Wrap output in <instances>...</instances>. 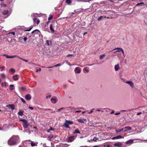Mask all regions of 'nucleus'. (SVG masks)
<instances>
[{
    "label": "nucleus",
    "instance_id": "obj_1",
    "mask_svg": "<svg viewBox=\"0 0 147 147\" xmlns=\"http://www.w3.org/2000/svg\"><path fill=\"white\" fill-rule=\"evenodd\" d=\"M20 142V139L18 136H13L8 140L7 144L10 146H12L17 145Z\"/></svg>",
    "mask_w": 147,
    "mask_h": 147
},
{
    "label": "nucleus",
    "instance_id": "obj_2",
    "mask_svg": "<svg viewBox=\"0 0 147 147\" xmlns=\"http://www.w3.org/2000/svg\"><path fill=\"white\" fill-rule=\"evenodd\" d=\"M19 120L22 121L23 123V125L24 128H27L28 127L29 124L28 123V121L25 119H22L21 118L19 119Z\"/></svg>",
    "mask_w": 147,
    "mask_h": 147
},
{
    "label": "nucleus",
    "instance_id": "obj_3",
    "mask_svg": "<svg viewBox=\"0 0 147 147\" xmlns=\"http://www.w3.org/2000/svg\"><path fill=\"white\" fill-rule=\"evenodd\" d=\"M76 138V136H70L68 138V142H71L72 141H74L75 139Z\"/></svg>",
    "mask_w": 147,
    "mask_h": 147
},
{
    "label": "nucleus",
    "instance_id": "obj_4",
    "mask_svg": "<svg viewBox=\"0 0 147 147\" xmlns=\"http://www.w3.org/2000/svg\"><path fill=\"white\" fill-rule=\"evenodd\" d=\"M33 20L34 23L36 24L37 25H38L40 22V20L37 18H33Z\"/></svg>",
    "mask_w": 147,
    "mask_h": 147
},
{
    "label": "nucleus",
    "instance_id": "obj_5",
    "mask_svg": "<svg viewBox=\"0 0 147 147\" xmlns=\"http://www.w3.org/2000/svg\"><path fill=\"white\" fill-rule=\"evenodd\" d=\"M6 107L8 108H10L12 110H13L15 109L14 105H9L6 106Z\"/></svg>",
    "mask_w": 147,
    "mask_h": 147
},
{
    "label": "nucleus",
    "instance_id": "obj_6",
    "mask_svg": "<svg viewBox=\"0 0 147 147\" xmlns=\"http://www.w3.org/2000/svg\"><path fill=\"white\" fill-rule=\"evenodd\" d=\"M25 99L27 100H30L31 98V96L30 94H26L25 97Z\"/></svg>",
    "mask_w": 147,
    "mask_h": 147
},
{
    "label": "nucleus",
    "instance_id": "obj_7",
    "mask_svg": "<svg viewBox=\"0 0 147 147\" xmlns=\"http://www.w3.org/2000/svg\"><path fill=\"white\" fill-rule=\"evenodd\" d=\"M74 71L76 73L79 74L80 73L81 69L79 68L76 67L75 68Z\"/></svg>",
    "mask_w": 147,
    "mask_h": 147
},
{
    "label": "nucleus",
    "instance_id": "obj_8",
    "mask_svg": "<svg viewBox=\"0 0 147 147\" xmlns=\"http://www.w3.org/2000/svg\"><path fill=\"white\" fill-rule=\"evenodd\" d=\"M123 128L124 129L123 132H125L127 131V130H131L132 129L131 127L129 126H126Z\"/></svg>",
    "mask_w": 147,
    "mask_h": 147
},
{
    "label": "nucleus",
    "instance_id": "obj_9",
    "mask_svg": "<svg viewBox=\"0 0 147 147\" xmlns=\"http://www.w3.org/2000/svg\"><path fill=\"white\" fill-rule=\"evenodd\" d=\"M122 145V144L120 142H117L114 144V146L117 147H121Z\"/></svg>",
    "mask_w": 147,
    "mask_h": 147
},
{
    "label": "nucleus",
    "instance_id": "obj_10",
    "mask_svg": "<svg viewBox=\"0 0 147 147\" xmlns=\"http://www.w3.org/2000/svg\"><path fill=\"white\" fill-rule=\"evenodd\" d=\"M78 121L81 123H84V121H86V119H77Z\"/></svg>",
    "mask_w": 147,
    "mask_h": 147
},
{
    "label": "nucleus",
    "instance_id": "obj_11",
    "mask_svg": "<svg viewBox=\"0 0 147 147\" xmlns=\"http://www.w3.org/2000/svg\"><path fill=\"white\" fill-rule=\"evenodd\" d=\"M126 83L128 84L131 87H134V84L132 82L130 81H127Z\"/></svg>",
    "mask_w": 147,
    "mask_h": 147
},
{
    "label": "nucleus",
    "instance_id": "obj_12",
    "mask_svg": "<svg viewBox=\"0 0 147 147\" xmlns=\"http://www.w3.org/2000/svg\"><path fill=\"white\" fill-rule=\"evenodd\" d=\"M34 33H35L36 34H39L40 33V32L38 30L36 29L32 31L31 32L32 34H33Z\"/></svg>",
    "mask_w": 147,
    "mask_h": 147
},
{
    "label": "nucleus",
    "instance_id": "obj_13",
    "mask_svg": "<svg viewBox=\"0 0 147 147\" xmlns=\"http://www.w3.org/2000/svg\"><path fill=\"white\" fill-rule=\"evenodd\" d=\"M18 75H16L15 76H13V79L14 81H16L18 80Z\"/></svg>",
    "mask_w": 147,
    "mask_h": 147
},
{
    "label": "nucleus",
    "instance_id": "obj_14",
    "mask_svg": "<svg viewBox=\"0 0 147 147\" xmlns=\"http://www.w3.org/2000/svg\"><path fill=\"white\" fill-rule=\"evenodd\" d=\"M51 101L52 103L55 104L56 102V98H52L51 99Z\"/></svg>",
    "mask_w": 147,
    "mask_h": 147
},
{
    "label": "nucleus",
    "instance_id": "obj_15",
    "mask_svg": "<svg viewBox=\"0 0 147 147\" xmlns=\"http://www.w3.org/2000/svg\"><path fill=\"white\" fill-rule=\"evenodd\" d=\"M133 142V140L132 139H130L127 141L125 142L126 144H129L132 143Z\"/></svg>",
    "mask_w": 147,
    "mask_h": 147
},
{
    "label": "nucleus",
    "instance_id": "obj_16",
    "mask_svg": "<svg viewBox=\"0 0 147 147\" xmlns=\"http://www.w3.org/2000/svg\"><path fill=\"white\" fill-rule=\"evenodd\" d=\"M50 29L51 32H55V30L53 28L52 24H51L50 25Z\"/></svg>",
    "mask_w": 147,
    "mask_h": 147
},
{
    "label": "nucleus",
    "instance_id": "obj_17",
    "mask_svg": "<svg viewBox=\"0 0 147 147\" xmlns=\"http://www.w3.org/2000/svg\"><path fill=\"white\" fill-rule=\"evenodd\" d=\"M119 68V64H117L115 65V71H118Z\"/></svg>",
    "mask_w": 147,
    "mask_h": 147
},
{
    "label": "nucleus",
    "instance_id": "obj_18",
    "mask_svg": "<svg viewBox=\"0 0 147 147\" xmlns=\"http://www.w3.org/2000/svg\"><path fill=\"white\" fill-rule=\"evenodd\" d=\"M61 65V64H60L59 63V64H57L56 65H54L53 66H52V67H47V68H54L55 67H58V66H60Z\"/></svg>",
    "mask_w": 147,
    "mask_h": 147
},
{
    "label": "nucleus",
    "instance_id": "obj_19",
    "mask_svg": "<svg viewBox=\"0 0 147 147\" xmlns=\"http://www.w3.org/2000/svg\"><path fill=\"white\" fill-rule=\"evenodd\" d=\"M23 112L24 111H22V110H20L19 111V112L18 113V114L21 116H22L23 115Z\"/></svg>",
    "mask_w": 147,
    "mask_h": 147
},
{
    "label": "nucleus",
    "instance_id": "obj_20",
    "mask_svg": "<svg viewBox=\"0 0 147 147\" xmlns=\"http://www.w3.org/2000/svg\"><path fill=\"white\" fill-rule=\"evenodd\" d=\"M54 135L51 134L48 136V138H49V141H51V139L53 138L54 137Z\"/></svg>",
    "mask_w": 147,
    "mask_h": 147
},
{
    "label": "nucleus",
    "instance_id": "obj_21",
    "mask_svg": "<svg viewBox=\"0 0 147 147\" xmlns=\"http://www.w3.org/2000/svg\"><path fill=\"white\" fill-rule=\"evenodd\" d=\"M119 49H120V50H118V51H119V52H120V51H121L122 52V53H123V57H125V55L124 51H123V49L122 48H119Z\"/></svg>",
    "mask_w": 147,
    "mask_h": 147
},
{
    "label": "nucleus",
    "instance_id": "obj_22",
    "mask_svg": "<svg viewBox=\"0 0 147 147\" xmlns=\"http://www.w3.org/2000/svg\"><path fill=\"white\" fill-rule=\"evenodd\" d=\"M123 129H124V128H123L120 129H115V131L116 133H119V132H121L122 131H123Z\"/></svg>",
    "mask_w": 147,
    "mask_h": 147
},
{
    "label": "nucleus",
    "instance_id": "obj_23",
    "mask_svg": "<svg viewBox=\"0 0 147 147\" xmlns=\"http://www.w3.org/2000/svg\"><path fill=\"white\" fill-rule=\"evenodd\" d=\"M14 86L13 84H11L9 85V89L10 90H13L14 89Z\"/></svg>",
    "mask_w": 147,
    "mask_h": 147
},
{
    "label": "nucleus",
    "instance_id": "obj_24",
    "mask_svg": "<svg viewBox=\"0 0 147 147\" xmlns=\"http://www.w3.org/2000/svg\"><path fill=\"white\" fill-rule=\"evenodd\" d=\"M8 12V11L7 10H5L2 12L3 14L4 15H7Z\"/></svg>",
    "mask_w": 147,
    "mask_h": 147
},
{
    "label": "nucleus",
    "instance_id": "obj_25",
    "mask_svg": "<svg viewBox=\"0 0 147 147\" xmlns=\"http://www.w3.org/2000/svg\"><path fill=\"white\" fill-rule=\"evenodd\" d=\"M106 16H101L100 17H99V18H98L97 19V20L98 21H100L101 20H102V19H103V18H106Z\"/></svg>",
    "mask_w": 147,
    "mask_h": 147
},
{
    "label": "nucleus",
    "instance_id": "obj_26",
    "mask_svg": "<svg viewBox=\"0 0 147 147\" xmlns=\"http://www.w3.org/2000/svg\"><path fill=\"white\" fill-rule=\"evenodd\" d=\"M66 123L67 124H71L73 123V122L72 121H71L69 120H67L66 121Z\"/></svg>",
    "mask_w": 147,
    "mask_h": 147
},
{
    "label": "nucleus",
    "instance_id": "obj_27",
    "mask_svg": "<svg viewBox=\"0 0 147 147\" xmlns=\"http://www.w3.org/2000/svg\"><path fill=\"white\" fill-rule=\"evenodd\" d=\"M106 56L105 55V54H103L102 55H101L100 57V60L102 59L105 57Z\"/></svg>",
    "mask_w": 147,
    "mask_h": 147
},
{
    "label": "nucleus",
    "instance_id": "obj_28",
    "mask_svg": "<svg viewBox=\"0 0 147 147\" xmlns=\"http://www.w3.org/2000/svg\"><path fill=\"white\" fill-rule=\"evenodd\" d=\"M80 131L78 129H76L74 131V134H80Z\"/></svg>",
    "mask_w": 147,
    "mask_h": 147
},
{
    "label": "nucleus",
    "instance_id": "obj_29",
    "mask_svg": "<svg viewBox=\"0 0 147 147\" xmlns=\"http://www.w3.org/2000/svg\"><path fill=\"white\" fill-rule=\"evenodd\" d=\"M64 125L67 128H69V127L68 124L67 123H64L63 124V126H64Z\"/></svg>",
    "mask_w": 147,
    "mask_h": 147
},
{
    "label": "nucleus",
    "instance_id": "obj_30",
    "mask_svg": "<svg viewBox=\"0 0 147 147\" xmlns=\"http://www.w3.org/2000/svg\"><path fill=\"white\" fill-rule=\"evenodd\" d=\"M31 145L32 146H33L36 145V144L33 142L32 141L30 143Z\"/></svg>",
    "mask_w": 147,
    "mask_h": 147
},
{
    "label": "nucleus",
    "instance_id": "obj_31",
    "mask_svg": "<svg viewBox=\"0 0 147 147\" xmlns=\"http://www.w3.org/2000/svg\"><path fill=\"white\" fill-rule=\"evenodd\" d=\"M15 57H18V58L19 57L17 55L10 56V58H13Z\"/></svg>",
    "mask_w": 147,
    "mask_h": 147
},
{
    "label": "nucleus",
    "instance_id": "obj_32",
    "mask_svg": "<svg viewBox=\"0 0 147 147\" xmlns=\"http://www.w3.org/2000/svg\"><path fill=\"white\" fill-rule=\"evenodd\" d=\"M144 4V3L143 2H141V3H138L135 6H138V5H142V4Z\"/></svg>",
    "mask_w": 147,
    "mask_h": 147
},
{
    "label": "nucleus",
    "instance_id": "obj_33",
    "mask_svg": "<svg viewBox=\"0 0 147 147\" xmlns=\"http://www.w3.org/2000/svg\"><path fill=\"white\" fill-rule=\"evenodd\" d=\"M116 139L122 138H123L122 136L121 135H119L117 136H116Z\"/></svg>",
    "mask_w": 147,
    "mask_h": 147
},
{
    "label": "nucleus",
    "instance_id": "obj_34",
    "mask_svg": "<svg viewBox=\"0 0 147 147\" xmlns=\"http://www.w3.org/2000/svg\"><path fill=\"white\" fill-rule=\"evenodd\" d=\"M10 71L13 73H14L15 72V70L12 68H11L10 69Z\"/></svg>",
    "mask_w": 147,
    "mask_h": 147
},
{
    "label": "nucleus",
    "instance_id": "obj_35",
    "mask_svg": "<svg viewBox=\"0 0 147 147\" xmlns=\"http://www.w3.org/2000/svg\"><path fill=\"white\" fill-rule=\"evenodd\" d=\"M53 16L52 15H50L49 16V18H48V19L49 20H51V19H52L53 18Z\"/></svg>",
    "mask_w": 147,
    "mask_h": 147
},
{
    "label": "nucleus",
    "instance_id": "obj_36",
    "mask_svg": "<svg viewBox=\"0 0 147 147\" xmlns=\"http://www.w3.org/2000/svg\"><path fill=\"white\" fill-rule=\"evenodd\" d=\"M66 2L68 4H70L71 3V0H66Z\"/></svg>",
    "mask_w": 147,
    "mask_h": 147
},
{
    "label": "nucleus",
    "instance_id": "obj_37",
    "mask_svg": "<svg viewBox=\"0 0 147 147\" xmlns=\"http://www.w3.org/2000/svg\"><path fill=\"white\" fill-rule=\"evenodd\" d=\"M18 58L19 59H21L22 60H23V61L26 62H28V60H26V59H23L22 58H20V57H18Z\"/></svg>",
    "mask_w": 147,
    "mask_h": 147
},
{
    "label": "nucleus",
    "instance_id": "obj_38",
    "mask_svg": "<svg viewBox=\"0 0 147 147\" xmlns=\"http://www.w3.org/2000/svg\"><path fill=\"white\" fill-rule=\"evenodd\" d=\"M21 100L24 104H25L26 103L25 100L23 98H21Z\"/></svg>",
    "mask_w": 147,
    "mask_h": 147
},
{
    "label": "nucleus",
    "instance_id": "obj_39",
    "mask_svg": "<svg viewBox=\"0 0 147 147\" xmlns=\"http://www.w3.org/2000/svg\"><path fill=\"white\" fill-rule=\"evenodd\" d=\"M3 56L5 57H6L7 58H10V56L6 54H4L3 55Z\"/></svg>",
    "mask_w": 147,
    "mask_h": 147
},
{
    "label": "nucleus",
    "instance_id": "obj_40",
    "mask_svg": "<svg viewBox=\"0 0 147 147\" xmlns=\"http://www.w3.org/2000/svg\"><path fill=\"white\" fill-rule=\"evenodd\" d=\"M99 138H96V137H94V138L93 139V140L94 141H96L97 140H98Z\"/></svg>",
    "mask_w": 147,
    "mask_h": 147
},
{
    "label": "nucleus",
    "instance_id": "obj_41",
    "mask_svg": "<svg viewBox=\"0 0 147 147\" xmlns=\"http://www.w3.org/2000/svg\"><path fill=\"white\" fill-rule=\"evenodd\" d=\"M1 75L2 78H5V75L4 74H2Z\"/></svg>",
    "mask_w": 147,
    "mask_h": 147
},
{
    "label": "nucleus",
    "instance_id": "obj_42",
    "mask_svg": "<svg viewBox=\"0 0 147 147\" xmlns=\"http://www.w3.org/2000/svg\"><path fill=\"white\" fill-rule=\"evenodd\" d=\"M32 28V27L31 28H29L28 29H27L26 30H25V31H30Z\"/></svg>",
    "mask_w": 147,
    "mask_h": 147
},
{
    "label": "nucleus",
    "instance_id": "obj_43",
    "mask_svg": "<svg viewBox=\"0 0 147 147\" xmlns=\"http://www.w3.org/2000/svg\"><path fill=\"white\" fill-rule=\"evenodd\" d=\"M2 85L3 86H6V82H5V84H4L3 83H2Z\"/></svg>",
    "mask_w": 147,
    "mask_h": 147
},
{
    "label": "nucleus",
    "instance_id": "obj_44",
    "mask_svg": "<svg viewBox=\"0 0 147 147\" xmlns=\"http://www.w3.org/2000/svg\"><path fill=\"white\" fill-rule=\"evenodd\" d=\"M41 68H39L38 69H37L36 70V72H38V71H41Z\"/></svg>",
    "mask_w": 147,
    "mask_h": 147
},
{
    "label": "nucleus",
    "instance_id": "obj_45",
    "mask_svg": "<svg viewBox=\"0 0 147 147\" xmlns=\"http://www.w3.org/2000/svg\"><path fill=\"white\" fill-rule=\"evenodd\" d=\"M54 130V129L52 127H51L48 130L47 132H48L49 130Z\"/></svg>",
    "mask_w": 147,
    "mask_h": 147
},
{
    "label": "nucleus",
    "instance_id": "obj_46",
    "mask_svg": "<svg viewBox=\"0 0 147 147\" xmlns=\"http://www.w3.org/2000/svg\"><path fill=\"white\" fill-rule=\"evenodd\" d=\"M69 56L73 57L74 56V55L72 54H68L67 55V57H69Z\"/></svg>",
    "mask_w": 147,
    "mask_h": 147
},
{
    "label": "nucleus",
    "instance_id": "obj_47",
    "mask_svg": "<svg viewBox=\"0 0 147 147\" xmlns=\"http://www.w3.org/2000/svg\"><path fill=\"white\" fill-rule=\"evenodd\" d=\"M47 109V111L49 110V111H50L51 112V113H52L53 112V111L51 109Z\"/></svg>",
    "mask_w": 147,
    "mask_h": 147
},
{
    "label": "nucleus",
    "instance_id": "obj_48",
    "mask_svg": "<svg viewBox=\"0 0 147 147\" xmlns=\"http://www.w3.org/2000/svg\"><path fill=\"white\" fill-rule=\"evenodd\" d=\"M84 70L86 71L87 72H88L89 71L87 69V68L86 67H85L84 69Z\"/></svg>",
    "mask_w": 147,
    "mask_h": 147
},
{
    "label": "nucleus",
    "instance_id": "obj_49",
    "mask_svg": "<svg viewBox=\"0 0 147 147\" xmlns=\"http://www.w3.org/2000/svg\"><path fill=\"white\" fill-rule=\"evenodd\" d=\"M5 67L4 66H2V67H0L1 71L3 70V69L5 68Z\"/></svg>",
    "mask_w": 147,
    "mask_h": 147
},
{
    "label": "nucleus",
    "instance_id": "obj_50",
    "mask_svg": "<svg viewBox=\"0 0 147 147\" xmlns=\"http://www.w3.org/2000/svg\"><path fill=\"white\" fill-rule=\"evenodd\" d=\"M28 108L31 110H33L34 109V108L33 107H29Z\"/></svg>",
    "mask_w": 147,
    "mask_h": 147
},
{
    "label": "nucleus",
    "instance_id": "obj_51",
    "mask_svg": "<svg viewBox=\"0 0 147 147\" xmlns=\"http://www.w3.org/2000/svg\"><path fill=\"white\" fill-rule=\"evenodd\" d=\"M1 5L2 6H6L5 4L4 3H2L1 4Z\"/></svg>",
    "mask_w": 147,
    "mask_h": 147
},
{
    "label": "nucleus",
    "instance_id": "obj_52",
    "mask_svg": "<svg viewBox=\"0 0 147 147\" xmlns=\"http://www.w3.org/2000/svg\"><path fill=\"white\" fill-rule=\"evenodd\" d=\"M46 44L48 45H49V41L48 40H47L46 41Z\"/></svg>",
    "mask_w": 147,
    "mask_h": 147
},
{
    "label": "nucleus",
    "instance_id": "obj_53",
    "mask_svg": "<svg viewBox=\"0 0 147 147\" xmlns=\"http://www.w3.org/2000/svg\"><path fill=\"white\" fill-rule=\"evenodd\" d=\"M63 108H60L57 110V111H61V110H62V109H63Z\"/></svg>",
    "mask_w": 147,
    "mask_h": 147
},
{
    "label": "nucleus",
    "instance_id": "obj_54",
    "mask_svg": "<svg viewBox=\"0 0 147 147\" xmlns=\"http://www.w3.org/2000/svg\"><path fill=\"white\" fill-rule=\"evenodd\" d=\"M25 42L26 41L27 39V37H24L23 38Z\"/></svg>",
    "mask_w": 147,
    "mask_h": 147
},
{
    "label": "nucleus",
    "instance_id": "obj_55",
    "mask_svg": "<svg viewBox=\"0 0 147 147\" xmlns=\"http://www.w3.org/2000/svg\"><path fill=\"white\" fill-rule=\"evenodd\" d=\"M119 48H119V47L115 48V49H114V50H115L116 49H117L118 50H120V49H119Z\"/></svg>",
    "mask_w": 147,
    "mask_h": 147
},
{
    "label": "nucleus",
    "instance_id": "obj_56",
    "mask_svg": "<svg viewBox=\"0 0 147 147\" xmlns=\"http://www.w3.org/2000/svg\"><path fill=\"white\" fill-rule=\"evenodd\" d=\"M10 34H12L13 35H15V33L14 32H10Z\"/></svg>",
    "mask_w": 147,
    "mask_h": 147
},
{
    "label": "nucleus",
    "instance_id": "obj_57",
    "mask_svg": "<svg viewBox=\"0 0 147 147\" xmlns=\"http://www.w3.org/2000/svg\"><path fill=\"white\" fill-rule=\"evenodd\" d=\"M40 109L42 110H43L44 111H47V109Z\"/></svg>",
    "mask_w": 147,
    "mask_h": 147
},
{
    "label": "nucleus",
    "instance_id": "obj_58",
    "mask_svg": "<svg viewBox=\"0 0 147 147\" xmlns=\"http://www.w3.org/2000/svg\"><path fill=\"white\" fill-rule=\"evenodd\" d=\"M81 111L79 110V111H75L76 113H80L81 112Z\"/></svg>",
    "mask_w": 147,
    "mask_h": 147
},
{
    "label": "nucleus",
    "instance_id": "obj_59",
    "mask_svg": "<svg viewBox=\"0 0 147 147\" xmlns=\"http://www.w3.org/2000/svg\"><path fill=\"white\" fill-rule=\"evenodd\" d=\"M142 112H139V113H137V115H139L141 114H142Z\"/></svg>",
    "mask_w": 147,
    "mask_h": 147
},
{
    "label": "nucleus",
    "instance_id": "obj_60",
    "mask_svg": "<svg viewBox=\"0 0 147 147\" xmlns=\"http://www.w3.org/2000/svg\"><path fill=\"white\" fill-rule=\"evenodd\" d=\"M120 113H115V115H119L120 114Z\"/></svg>",
    "mask_w": 147,
    "mask_h": 147
},
{
    "label": "nucleus",
    "instance_id": "obj_61",
    "mask_svg": "<svg viewBox=\"0 0 147 147\" xmlns=\"http://www.w3.org/2000/svg\"><path fill=\"white\" fill-rule=\"evenodd\" d=\"M114 112H115V111H114V110H113V111H112L111 113H111V114H113V113H114Z\"/></svg>",
    "mask_w": 147,
    "mask_h": 147
},
{
    "label": "nucleus",
    "instance_id": "obj_62",
    "mask_svg": "<svg viewBox=\"0 0 147 147\" xmlns=\"http://www.w3.org/2000/svg\"><path fill=\"white\" fill-rule=\"evenodd\" d=\"M51 95H49L48 96H47L46 98H47L48 97H49V98L51 97Z\"/></svg>",
    "mask_w": 147,
    "mask_h": 147
},
{
    "label": "nucleus",
    "instance_id": "obj_63",
    "mask_svg": "<svg viewBox=\"0 0 147 147\" xmlns=\"http://www.w3.org/2000/svg\"><path fill=\"white\" fill-rule=\"evenodd\" d=\"M112 139H113V140L116 139V136H115V137H113L112 138Z\"/></svg>",
    "mask_w": 147,
    "mask_h": 147
},
{
    "label": "nucleus",
    "instance_id": "obj_64",
    "mask_svg": "<svg viewBox=\"0 0 147 147\" xmlns=\"http://www.w3.org/2000/svg\"><path fill=\"white\" fill-rule=\"evenodd\" d=\"M106 147H110V146L108 144L107 145Z\"/></svg>",
    "mask_w": 147,
    "mask_h": 147
}]
</instances>
